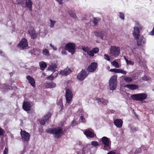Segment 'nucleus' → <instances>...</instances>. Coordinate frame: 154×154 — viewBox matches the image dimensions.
<instances>
[{"mask_svg":"<svg viewBox=\"0 0 154 154\" xmlns=\"http://www.w3.org/2000/svg\"><path fill=\"white\" fill-rule=\"evenodd\" d=\"M46 133L55 134L54 137L58 139L63 133L62 128L60 127L49 128L45 130Z\"/></svg>","mask_w":154,"mask_h":154,"instance_id":"1","label":"nucleus"},{"mask_svg":"<svg viewBox=\"0 0 154 154\" xmlns=\"http://www.w3.org/2000/svg\"><path fill=\"white\" fill-rule=\"evenodd\" d=\"M117 75H113L110 78L109 81V86L110 90L113 91L116 89L117 85Z\"/></svg>","mask_w":154,"mask_h":154,"instance_id":"2","label":"nucleus"},{"mask_svg":"<svg viewBox=\"0 0 154 154\" xmlns=\"http://www.w3.org/2000/svg\"><path fill=\"white\" fill-rule=\"evenodd\" d=\"M146 94L140 93L132 95L131 97L132 99L136 101H142L145 100L147 97Z\"/></svg>","mask_w":154,"mask_h":154,"instance_id":"3","label":"nucleus"},{"mask_svg":"<svg viewBox=\"0 0 154 154\" xmlns=\"http://www.w3.org/2000/svg\"><path fill=\"white\" fill-rule=\"evenodd\" d=\"M120 51V48L119 47L111 46L110 48V53L112 56L116 57L119 55Z\"/></svg>","mask_w":154,"mask_h":154,"instance_id":"4","label":"nucleus"},{"mask_svg":"<svg viewBox=\"0 0 154 154\" xmlns=\"http://www.w3.org/2000/svg\"><path fill=\"white\" fill-rule=\"evenodd\" d=\"M89 72L86 69H82L81 71L77 75V78L78 80L82 81L88 75Z\"/></svg>","mask_w":154,"mask_h":154,"instance_id":"5","label":"nucleus"},{"mask_svg":"<svg viewBox=\"0 0 154 154\" xmlns=\"http://www.w3.org/2000/svg\"><path fill=\"white\" fill-rule=\"evenodd\" d=\"M65 49L73 55L75 52V45L72 43H69L65 46Z\"/></svg>","mask_w":154,"mask_h":154,"instance_id":"6","label":"nucleus"},{"mask_svg":"<svg viewBox=\"0 0 154 154\" xmlns=\"http://www.w3.org/2000/svg\"><path fill=\"white\" fill-rule=\"evenodd\" d=\"M101 141L102 143V144H103L104 146L103 149L106 150V147L110 145L111 141L110 139L106 137H102L101 139Z\"/></svg>","mask_w":154,"mask_h":154,"instance_id":"7","label":"nucleus"},{"mask_svg":"<svg viewBox=\"0 0 154 154\" xmlns=\"http://www.w3.org/2000/svg\"><path fill=\"white\" fill-rule=\"evenodd\" d=\"M65 97L66 101L67 103L70 104L73 97V94L71 91L68 89H66V90Z\"/></svg>","mask_w":154,"mask_h":154,"instance_id":"8","label":"nucleus"},{"mask_svg":"<svg viewBox=\"0 0 154 154\" xmlns=\"http://www.w3.org/2000/svg\"><path fill=\"white\" fill-rule=\"evenodd\" d=\"M136 40L137 45L138 46H143L146 43V39L143 35H141L137 37Z\"/></svg>","mask_w":154,"mask_h":154,"instance_id":"9","label":"nucleus"},{"mask_svg":"<svg viewBox=\"0 0 154 154\" xmlns=\"http://www.w3.org/2000/svg\"><path fill=\"white\" fill-rule=\"evenodd\" d=\"M20 134L23 141L26 142L29 141L30 138V135L28 133L25 131H22L20 132Z\"/></svg>","mask_w":154,"mask_h":154,"instance_id":"10","label":"nucleus"},{"mask_svg":"<svg viewBox=\"0 0 154 154\" xmlns=\"http://www.w3.org/2000/svg\"><path fill=\"white\" fill-rule=\"evenodd\" d=\"M97 66L98 64L97 63H92L88 66L87 70L88 72H94L96 69Z\"/></svg>","mask_w":154,"mask_h":154,"instance_id":"11","label":"nucleus"},{"mask_svg":"<svg viewBox=\"0 0 154 154\" xmlns=\"http://www.w3.org/2000/svg\"><path fill=\"white\" fill-rule=\"evenodd\" d=\"M140 29L137 27H134V30L133 31L132 35L134 39H137V37L141 36L140 35Z\"/></svg>","mask_w":154,"mask_h":154,"instance_id":"12","label":"nucleus"},{"mask_svg":"<svg viewBox=\"0 0 154 154\" xmlns=\"http://www.w3.org/2000/svg\"><path fill=\"white\" fill-rule=\"evenodd\" d=\"M28 45L27 40L25 38H23L21 42L18 44L17 46L23 48L26 47Z\"/></svg>","mask_w":154,"mask_h":154,"instance_id":"13","label":"nucleus"},{"mask_svg":"<svg viewBox=\"0 0 154 154\" xmlns=\"http://www.w3.org/2000/svg\"><path fill=\"white\" fill-rule=\"evenodd\" d=\"M32 5L33 3L31 0H25V7L28 8L30 11L32 10Z\"/></svg>","mask_w":154,"mask_h":154,"instance_id":"14","label":"nucleus"},{"mask_svg":"<svg viewBox=\"0 0 154 154\" xmlns=\"http://www.w3.org/2000/svg\"><path fill=\"white\" fill-rule=\"evenodd\" d=\"M31 105L28 101H24L23 105V109L26 111H29L30 109Z\"/></svg>","mask_w":154,"mask_h":154,"instance_id":"15","label":"nucleus"},{"mask_svg":"<svg viewBox=\"0 0 154 154\" xmlns=\"http://www.w3.org/2000/svg\"><path fill=\"white\" fill-rule=\"evenodd\" d=\"M109 71L116 73H121L124 75H126L127 72L123 69H111Z\"/></svg>","mask_w":154,"mask_h":154,"instance_id":"16","label":"nucleus"},{"mask_svg":"<svg viewBox=\"0 0 154 154\" xmlns=\"http://www.w3.org/2000/svg\"><path fill=\"white\" fill-rule=\"evenodd\" d=\"M71 70L70 69L68 68L64 69L63 70L61 71L60 73L63 76H67L71 72Z\"/></svg>","mask_w":154,"mask_h":154,"instance_id":"17","label":"nucleus"},{"mask_svg":"<svg viewBox=\"0 0 154 154\" xmlns=\"http://www.w3.org/2000/svg\"><path fill=\"white\" fill-rule=\"evenodd\" d=\"M86 136L88 137L93 138L94 136V131H92L88 130H86L84 133Z\"/></svg>","mask_w":154,"mask_h":154,"instance_id":"18","label":"nucleus"},{"mask_svg":"<svg viewBox=\"0 0 154 154\" xmlns=\"http://www.w3.org/2000/svg\"><path fill=\"white\" fill-rule=\"evenodd\" d=\"M125 88H127L130 90H136L139 88V86L135 84H128L124 86Z\"/></svg>","mask_w":154,"mask_h":154,"instance_id":"19","label":"nucleus"},{"mask_svg":"<svg viewBox=\"0 0 154 154\" xmlns=\"http://www.w3.org/2000/svg\"><path fill=\"white\" fill-rule=\"evenodd\" d=\"M26 79L28 80L31 86L34 87H35V82L33 78L29 75L26 77Z\"/></svg>","mask_w":154,"mask_h":154,"instance_id":"20","label":"nucleus"},{"mask_svg":"<svg viewBox=\"0 0 154 154\" xmlns=\"http://www.w3.org/2000/svg\"><path fill=\"white\" fill-rule=\"evenodd\" d=\"M122 121L120 119H116L114 122L115 125L118 128H121L122 127Z\"/></svg>","mask_w":154,"mask_h":154,"instance_id":"21","label":"nucleus"},{"mask_svg":"<svg viewBox=\"0 0 154 154\" xmlns=\"http://www.w3.org/2000/svg\"><path fill=\"white\" fill-rule=\"evenodd\" d=\"M134 57L136 59L137 62L139 63H140L142 59L140 54V53H134Z\"/></svg>","mask_w":154,"mask_h":154,"instance_id":"22","label":"nucleus"},{"mask_svg":"<svg viewBox=\"0 0 154 154\" xmlns=\"http://www.w3.org/2000/svg\"><path fill=\"white\" fill-rule=\"evenodd\" d=\"M95 35L97 37H100L102 39H103V37L104 36V32L102 31H95L94 32Z\"/></svg>","mask_w":154,"mask_h":154,"instance_id":"23","label":"nucleus"},{"mask_svg":"<svg viewBox=\"0 0 154 154\" xmlns=\"http://www.w3.org/2000/svg\"><path fill=\"white\" fill-rule=\"evenodd\" d=\"M28 33L31 36V38L34 39L36 38V35L34 29H29L28 31Z\"/></svg>","mask_w":154,"mask_h":154,"instance_id":"24","label":"nucleus"},{"mask_svg":"<svg viewBox=\"0 0 154 154\" xmlns=\"http://www.w3.org/2000/svg\"><path fill=\"white\" fill-rule=\"evenodd\" d=\"M39 64L40 68L41 69L42 71L44 70L47 66V65L46 63L43 61H42L40 62Z\"/></svg>","mask_w":154,"mask_h":154,"instance_id":"25","label":"nucleus"},{"mask_svg":"<svg viewBox=\"0 0 154 154\" xmlns=\"http://www.w3.org/2000/svg\"><path fill=\"white\" fill-rule=\"evenodd\" d=\"M57 65L56 64H54L52 66H50L48 68V70L51 71H55V69L57 68Z\"/></svg>","mask_w":154,"mask_h":154,"instance_id":"26","label":"nucleus"},{"mask_svg":"<svg viewBox=\"0 0 154 154\" xmlns=\"http://www.w3.org/2000/svg\"><path fill=\"white\" fill-rule=\"evenodd\" d=\"M56 84L52 82H48L46 84L47 87L49 88H54L56 86Z\"/></svg>","mask_w":154,"mask_h":154,"instance_id":"27","label":"nucleus"},{"mask_svg":"<svg viewBox=\"0 0 154 154\" xmlns=\"http://www.w3.org/2000/svg\"><path fill=\"white\" fill-rule=\"evenodd\" d=\"M58 73L57 72H56L55 71H54V72L52 74V75H50L48 78L49 79L51 78V80H53L54 79L56 78L57 75Z\"/></svg>","mask_w":154,"mask_h":154,"instance_id":"28","label":"nucleus"},{"mask_svg":"<svg viewBox=\"0 0 154 154\" xmlns=\"http://www.w3.org/2000/svg\"><path fill=\"white\" fill-rule=\"evenodd\" d=\"M124 80L126 83H130L132 81V79L131 77H128L124 78Z\"/></svg>","mask_w":154,"mask_h":154,"instance_id":"29","label":"nucleus"},{"mask_svg":"<svg viewBox=\"0 0 154 154\" xmlns=\"http://www.w3.org/2000/svg\"><path fill=\"white\" fill-rule=\"evenodd\" d=\"M51 116V114L50 112H48L44 116V118L45 119V121H48Z\"/></svg>","mask_w":154,"mask_h":154,"instance_id":"30","label":"nucleus"},{"mask_svg":"<svg viewBox=\"0 0 154 154\" xmlns=\"http://www.w3.org/2000/svg\"><path fill=\"white\" fill-rule=\"evenodd\" d=\"M112 65L116 68H119V66L118 63L115 60L113 61L111 63Z\"/></svg>","mask_w":154,"mask_h":154,"instance_id":"31","label":"nucleus"},{"mask_svg":"<svg viewBox=\"0 0 154 154\" xmlns=\"http://www.w3.org/2000/svg\"><path fill=\"white\" fill-rule=\"evenodd\" d=\"M42 53L44 55L47 56L49 55V53L48 49H45L43 50Z\"/></svg>","mask_w":154,"mask_h":154,"instance_id":"32","label":"nucleus"},{"mask_svg":"<svg viewBox=\"0 0 154 154\" xmlns=\"http://www.w3.org/2000/svg\"><path fill=\"white\" fill-rule=\"evenodd\" d=\"M68 13L69 14L70 16L71 17L75 18V14H74L73 11H68Z\"/></svg>","mask_w":154,"mask_h":154,"instance_id":"33","label":"nucleus"},{"mask_svg":"<svg viewBox=\"0 0 154 154\" xmlns=\"http://www.w3.org/2000/svg\"><path fill=\"white\" fill-rule=\"evenodd\" d=\"M100 21V20L99 19H97L96 17H94L93 23L95 25H97L98 22Z\"/></svg>","mask_w":154,"mask_h":154,"instance_id":"34","label":"nucleus"},{"mask_svg":"<svg viewBox=\"0 0 154 154\" xmlns=\"http://www.w3.org/2000/svg\"><path fill=\"white\" fill-rule=\"evenodd\" d=\"M125 60H126V61L128 65H133L134 64V62H132L131 60H128L127 59H126L125 57Z\"/></svg>","mask_w":154,"mask_h":154,"instance_id":"35","label":"nucleus"},{"mask_svg":"<svg viewBox=\"0 0 154 154\" xmlns=\"http://www.w3.org/2000/svg\"><path fill=\"white\" fill-rule=\"evenodd\" d=\"M108 103V101L107 100L104 99L103 98H102L101 103L104 105H106L107 103Z\"/></svg>","mask_w":154,"mask_h":154,"instance_id":"36","label":"nucleus"},{"mask_svg":"<svg viewBox=\"0 0 154 154\" xmlns=\"http://www.w3.org/2000/svg\"><path fill=\"white\" fill-rule=\"evenodd\" d=\"M49 21H50V27L51 28H53L56 23V21L53 20H49Z\"/></svg>","mask_w":154,"mask_h":154,"instance_id":"37","label":"nucleus"},{"mask_svg":"<svg viewBox=\"0 0 154 154\" xmlns=\"http://www.w3.org/2000/svg\"><path fill=\"white\" fill-rule=\"evenodd\" d=\"M91 144L95 147L99 145V144L96 141H93L91 143Z\"/></svg>","mask_w":154,"mask_h":154,"instance_id":"38","label":"nucleus"},{"mask_svg":"<svg viewBox=\"0 0 154 154\" xmlns=\"http://www.w3.org/2000/svg\"><path fill=\"white\" fill-rule=\"evenodd\" d=\"M47 121H45V119L44 118L41 119L40 120V124L42 125H44L45 124V123Z\"/></svg>","mask_w":154,"mask_h":154,"instance_id":"39","label":"nucleus"},{"mask_svg":"<svg viewBox=\"0 0 154 154\" xmlns=\"http://www.w3.org/2000/svg\"><path fill=\"white\" fill-rule=\"evenodd\" d=\"M134 27H137L138 28L140 29H141L142 28V26L138 22H136L135 26Z\"/></svg>","mask_w":154,"mask_h":154,"instance_id":"40","label":"nucleus"},{"mask_svg":"<svg viewBox=\"0 0 154 154\" xmlns=\"http://www.w3.org/2000/svg\"><path fill=\"white\" fill-rule=\"evenodd\" d=\"M87 54L90 56L93 57L94 55V53L92 50L88 51Z\"/></svg>","mask_w":154,"mask_h":154,"instance_id":"41","label":"nucleus"},{"mask_svg":"<svg viewBox=\"0 0 154 154\" xmlns=\"http://www.w3.org/2000/svg\"><path fill=\"white\" fill-rule=\"evenodd\" d=\"M93 51V52L94 54H96L97 53L99 52V49L97 48H94L92 50Z\"/></svg>","mask_w":154,"mask_h":154,"instance_id":"42","label":"nucleus"},{"mask_svg":"<svg viewBox=\"0 0 154 154\" xmlns=\"http://www.w3.org/2000/svg\"><path fill=\"white\" fill-rule=\"evenodd\" d=\"M119 17H120L122 20H124V15L123 13H119Z\"/></svg>","mask_w":154,"mask_h":154,"instance_id":"43","label":"nucleus"},{"mask_svg":"<svg viewBox=\"0 0 154 154\" xmlns=\"http://www.w3.org/2000/svg\"><path fill=\"white\" fill-rule=\"evenodd\" d=\"M104 58L108 61H109L110 60V58L109 56L106 54H105L104 55Z\"/></svg>","mask_w":154,"mask_h":154,"instance_id":"44","label":"nucleus"},{"mask_svg":"<svg viewBox=\"0 0 154 154\" xmlns=\"http://www.w3.org/2000/svg\"><path fill=\"white\" fill-rule=\"evenodd\" d=\"M16 4L17 5H20L22 6H23L24 5V2H20V1H18L16 3Z\"/></svg>","mask_w":154,"mask_h":154,"instance_id":"45","label":"nucleus"},{"mask_svg":"<svg viewBox=\"0 0 154 154\" xmlns=\"http://www.w3.org/2000/svg\"><path fill=\"white\" fill-rule=\"evenodd\" d=\"M95 100L97 101V102L99 104H100L101 103L102 98H96Z\"/></svg>","mask_w":154,"mask_h":154,"instance_id":"46","label":"nucleus"},{"mask_svg":"<svg viewBox=\"0 0 154 154\" xmlns=\"http://www.w3.org/2000/svg\"><path fill=\"white\" fill-rule=\"evenodd\" d=\"M142 79L144 81H147L149 79V78L146 76H144L142 77Z\"/></svg>","mask_w":154,"mask_h":154,"instance_id":"47","label":"nucleus"},{"mask_svg":"<svg viewBox=\"0 0 154 154\" xmlns=\"http://www.w3.org/2000/svg\"><path fill=\"white\" fill-rule=\"evenodd\" d=\"M8 150L7 148L5 147L4 151L3 154H8Z\"/></svg>","mask_w":154,"mask_h":154,"instance_id":"48","label":"nucleus"},{"mask_svg":"<svg viewBox=\"0 0 154 154\" xmlns=\"http://www.w3.org/2000/svg\"><path fill=\"white\" fill-rule=\"evenodd\" d=\"M4 130L0 128V135H4Z\"/></svg>","mask_w":154,"mask_h":154,"instance_id":"49","label":"nucleus"},{"mask_svg":"<svg viewBox=\"0 0 154 154\" xmlns=\"http://www.w3.org/2000/svg\"><path fill=\"white\" fill-rule=\"evenodd\" d=\"M82 49L83 51H85V52H87L88 53V47H84L82 48Z\"/></svg>","mask_w":154,"mask_h":154,"instance_id":"50","label":"nucleus"},{"mask_svg":"<svg viewBox=\"0 0 154 154\" xmlns=\"http://www.w3.org/2000/svg\"><path fill=\"white\" fill-rule=\"evenodd\" d=\"M50 46L54 50H57V48L56 47L54 46L53 45L51 44H50Z\"/></svg>","mask_w":154,"mask_h":154,"instance_id":"51","label":"nucleus"},{"mask_svg":"<svg viewBox=\"0 0 154 154\" xmlns=\"http://www.w3.org/2000/svg\"><path fill=\"white\" fill-rule=\"evenodd\" d=\"M132 131L133 132H135L137 131H138V128H132Z\"/></svg>","mask_w":154,"mask_h":154,"instance_id":"52","label":"nucleus"},{"mask_svg":"<svg viewBox=\"0 0 154 154\" xmlns=\"http://www.w3.org/2000/svg\"><path fill=\"white\" fill-rule=\"evenodd\" d=\"M59 102L60 103V106L61 107V110H62L63 109V103H62V101L61 100H60L59 101Z\"/></svg>","mask_w":154,"mask_h":154,"instance_id":"53","label":"nucleus"},{"mask_svg":"<svg viewBox=\"0 0 154 154\" xmlns=\"http://www.w3.org/2000/svg\"><path fill=\"white\" fill-rule=\"evenodd\" d=\"M76 123L75 121L73 120L72 122V126H75L76 125Z\"/></svg>","mask_w":154,"mask_h":154,"instance_id":"54","label":"nucleus"},{"mask_svg":"<svg viewBox=\"0 0 154 154\" xmlns=\"http://www.w3.org/2000/svg\"><path fill=\"white\" fill-rule=\"evenodd\" d=\"M149 35H154V27L152 30L149 32Z\"/></svg>","mask_w":154,"mask_h":154,"instance_id":"55","label":"nucleus"},{"mask_svg":"<svg viewBox=\"0 0 154 154\" xmlns=\"http://www.w3.org/2000/svg\"><path fill=\"white\" fill-rule=\"evenodd\" d=\"M60 4H63V0H56Z\"/></svg>","mask_w":154,"mask_h":154,"instance_id":"56","label":"nucleus"},{"mask_svg":"<svg viewBox=\"0 0 154 154\" xmlns=\"http://www.w3.org/2000/svg\"><path fill=\"white\" fill-rule=\"evenodd\" d=\"M80 119L82 120V121L83 122H85V119H84L83 117L82 116H81L80 117Z\"/></svg>","mask_w":154,"mask_h":154,"instance_id":"57","label":"nucleus"},{"mask_svg":"<svg viewBox=\"0 0 154 154\" xmlns=\"http://www.w3.org/2000/svg\"><path fill=\"white\" fill-rule=\"evenodd\" d=\"M62 54H66V51H63L62 52Z\"/></svg>","mask_w":154,"mask_h":154,"instance_id":"58","label":"nucleus"},{"mask_svg":"<svg viewBox=\"0 0 154 154\" xmlns=\"http://www.w3.org/2000/svg\"><path fill=\"white\" fill-rule=\"evenodd\" d=\"M110 112L112 113H113L115 112V111L113 110H110Z\"/></svg>","mask_w":154,"mask_h":154,"instance_id":"59","label":"nucleus"},{"mask_svg":"<svg viewBox=\"0 0 154 154\" xmlns=\"http://www.w3.org/2000/svg\"><path fill=\"white\" fill-rule=\"evenodd\" d=\"M114 154V153H113V152H110V151L108 153H107V154Z\"/></svg>","mask_w":154,"mask_h":154,"instance_id":"60","label":"nucleus"},{"mask_svg":"<svg viewBox=\"0 0 154 154\" xmlns=\"http://www.w3.org/2000/svg\"><path fill=\"white\" fill-rule=\"evenodd\" d=\"M3 53V52L0 50V54H2Z\"/></svg>","mask_w":154,"mask_h":154,"instance_id":"61","label":"nucleus"},{"mask_svg":"<svg viewBox=\"0 0 154 154\" xmlns=\"http://www.w3.org/2000/svg\"><path fill=\"white\" fill-rule=\"evenodd\" d=\"M23 153H24L23 151L21 152V153L22 154H23Z\"/></svg>","mask_w":154,"mask_h":154,"instance_id":"62","label":"nucleus"},{"mask_svg":"<svg viewBox=\"0 0 154 154\" xmlns=\"http://www.w3.org/2000/svg\"><path fill=\"white\" fill-rule=\"evenodd\" d=\"M109 68H110V67H109V66H108V67H107V69H109Z\"/></svg>","mask_w":154,"mask_h":154,"instance_id":"63","label":"nucleus"},{"mask_svg":"<svg viewBox=\"0 0 154 154\" xmlns=\"http://www.w3.org/2000/svg\"><path fill=\"white\" fill-rule=\"evenodd\" d=\"M153 91H154V89H153Z\"/></svg>","mask_w":154,"mask_h":154,"instance_id":"64","label":"nucleus"}]
</instances>
